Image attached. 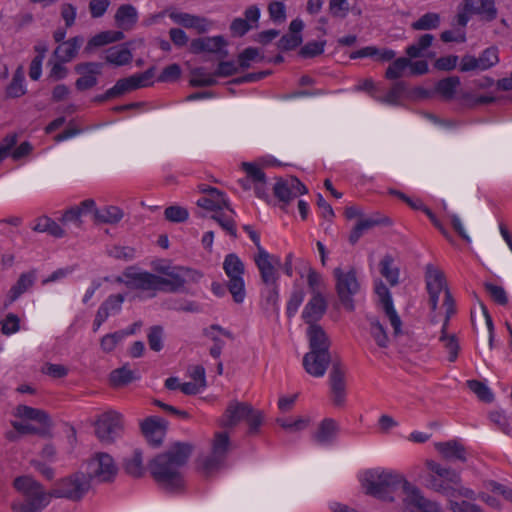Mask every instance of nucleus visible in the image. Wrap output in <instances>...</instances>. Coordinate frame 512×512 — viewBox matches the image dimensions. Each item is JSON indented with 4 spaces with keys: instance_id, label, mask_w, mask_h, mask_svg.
<instances>
[{
    "instance_id": "1",
    "label": "nucleus",
    "mask_w": 512,
    "mask_h": 512,
    "mask_svg": "<svg viewBox=\"0 0 512 512\" xmlns=\"http://www.w3.org/2000/svg\"><path fill=\"white\" fill-rule=\"evenodd\" d=\"M14 487L25 496L23 502L12 505L14 512H41L53 497L81 500L91 489V483L84 472L78 471L59 479L50 491L29 476L17 477Z\"/></svg>"
},
{
    "instance_id": "2",
    "label": "nucleus",
    "mask_w": 512,
    "mask_h": 512,
    "mask_svg": "<svg viewBox=\"0 0 512 512\" xmlns=\"http://www.w3.org/2000/svg\"><path fill=\"white\" fill-rule=\"evenodd\" d=\"M152 267L157 274L129 267L124 272V282L133 288L144 291H176L188 278L189 269L173 265L168 260L153 261Z\"/></svg>"
},
{
    "instance_id": "3",
    "label": "nucleus",
    "mask_w": 512,
    "mask_h": 512,
    "mask_svg": "<svg viewBox=\"0 0 512 512\" xmlns=\"http://www.w3.org/2000/svg\"><path fill=\"white\" fill-rule=\"evenodd\" d=\"M191 451L189 444L175 443L150 462L149 470L162 489L169 493H177L185 488L183 466Z\"/></svg>"
},
{
    "instance_id": "4",
    "label": "nucleus",
    "mask_w": 512,
    "mask_h": 512,
    "mask_svg": "<svg viewBox=\"0 0 512 512\" xmlns=\"http://www.w3.org/2000/svg\"><path fill=\"white\" fill-rule=\"evenodd\" d=\"M375 293L382 306L381 318L370 319L369 334L380 348H387L393 338L404 333L403 322L397 313L388 288L381 282L375 284Z\"/></svg>"
},
{
    "instance_id": "5",
    "label": "nucleus",
    "mask_w": 512,
    "mask_h": 512,
    "mask_svg": "<svg viewBox=\"0 0 512 512\" xmlns=\"http://www.w3.org/2000/svg\"><path fill=\"white\" fill-rule=\"evenodd\" d=\"M358 480L367 495L386 503H394L396 489H402L409 481L402 472L385 467L363 470L358 474Z\"/></svg>"
},
{
    "instance_id": "6",
    "label": "nucleus",
    "mask_w": 512,
    "mask_h": 512,
    "mask_svg": "<svg viewBox=\"0 0 512 512\" xmlns=\"http://www.w3.org/2000/svg\"><path fill=\"white\" fill-rule=\"evenodd\" d=\"M402 498L399 512H443L439 504L427 499L422 491L410 481L401 489ZM452 512H482V510L465 501H451Z\"/></svg>"
},
{
    "instance_id": "7",
    "label": "nucleus",
    "mask_w": 512,
    "mask_h": 512,
    "mask_svg": "<svg viewBox=\"0 0 512 512\" xmlns=\"http://www.w3.org/2000/svg\"><path fill=\"white\" fill-rule=\"evenodd\" d=\"M425 466L428 470L425 478L426 487L451 496L458 493L465 498L475 499L474 491L461 486L460 475L457 471L446 468L433 460H426Z\"/></svg>"
},
{
    "instance_id": "8",
    "label": "nucleus",
    "mask_w": 512,
    "mask_h": 512,
    "mask_svg": "<svg viewBox=\"0 0 512 512\" xmlns=\"http://www.w3.org/2000/svg\"><path fill=\"white\" fill-rule=\"evenodd\" d=\"M197 205L207 211L214 212L215 219L220 226L230 234L235 233L233 221L234 211L230 208L225 195L217 189H210L197 200Z\"/></svg>"
},
{
    "instance_id": "9",
    "label": "nucleus",
    "mask_w": 512,
    "mask_h": 512,
    "mask_svg": "<svg viewBox=\"0 0 512 512\" xmlns=\"http://www.w3.org/2000/svg\"><path fill=\"white\" fill-rule=\"evenodd\" d=\"M425 280L431 308L436 310L440 299H442L448 319L454 313V308L444 273L439 268L428 265L426 267Z\"/></svg>"
},
{
    "instance_id": "10",
    "label": "nucleus",
    "mask_w": 512,
    "mask_h": 512,
    "mask_svg": "<svg viewBox=\"0 0 512 512\" xmlns=\"http://www.w3.org/2000/svg\"><path fill=\"white\" fill-rule=\"evenodd\" d=\"M90 483H107L115 479L118 467L113 457L105 452L94 453L83 465Z\"/></svg>"
},
{
    "instance_id": "11",
    "label": "nucleus",
    "mask_w": 512,
    "mask_h": 512,
    "mask_svg": "<svg viewBox=\"0 0 512 512\" xmlns=\"http://www.w3.org/2000/svg\"><path fill=\"white\" fill-rule=\"evenodd\" d=\"M223 270L229 279L228 289L236 303H242L245 299V266L242 260L234 253L225 256Z\"/></svg>"
},
{
    "instance_id": "12",
    "label": "nucleus",
    "mask_w": 512,
    "mask_h": 512,
    "mask_svg": "<svg viewBox=\"0 0 512 512\" xmlns=\"http://www.w3.org/2000/svg\"><path fill=\"white\" fill-rule=\"evenodd\" d=\"M472 15L491 21L497 16L494 0H465L458 8L457 24L465 27Z\"/></svg>"
},
{
    "instance_id": "13",
    "label": "nucleus",
    "mask_w": 512,
    "mask_h": 512,
    "mask_svg": "<svg viewBox=\"0 0 512 512\" xmlns=\"http://www.w3.org/2000/svg\"><path fill=\"white\" fill-rule=\"evenodd\" d=\"M333 275L336 280V290L337 294L342 302V304L352 310L353 309V296L359 291L360 284L356 277V272L354 269L349 268L348 270H343L341 268H336L333 271Z\"/></svg>"
},
{
    "instance_id": "14",
    "label": "nucleus",
    "mask_w": 512,
    "mask_h": 512,
    "mask_svg": "<svg viewBox=\"0 0 512 512\" xmlns=\"http://www.w3.org/2000/svg\"><path fill=\"white\" fill-rule=\"evenodd\" d=\"M16 420L14 428L21 433H34L39 426L47 424L48 417L43 410L32 408L26 405H19L15 409Z\"/></svg>"
},
{
    "instance_id": "15",
    "label": "nucleus",
    "mask_w": 512,
    "mask_h": 512,
    "mask_svg": "<svg viewBox=\"0 0 512 512\" xmlns=\"http://www.w3.org/2000/svg\"><path fill=\"white\" fill-rule=\"evenodd\" d=\"M124 421L121 413L109 410L99 415L95 423L97 437L103 442H113L123 431Z\"/></svg>"
},
{
    "instance_id": "16",
    "label": "nucleus",
    "mask_w": 512,
    "mask_h": 512,
    "mask_svg": "<svg viewBox=\"0 0 512 512\" xmlns=\"http://www.w3.org/2000/svg\"><path fill=\"white\" fill-rule=\"evenodd\" d=\"M154 69H148L143 73L135 74L127 78L120 79L116 84L108 89L104 94V99H111L122 96L138 88L147 87L152 84Z\"/></svg>"
},
{
    "instance_id": "17",
    "label": "nucleus",
    "mask_w": 512,
    "mask_h": 512,
    "mask_svg": "<svg viewBox=\"0 0 512 512\" xmlns=\"http://www.w3.org/2000/svg\"><path fill=\"white\" fill-rule=\"evenodd\" d=\"M229 447L230 442L227 433H216L214 440L212 442V449L210 455L205 457L201 461L202 469L207 473H211L214 470L221 467L225 460Z\"/></svg>"
},
{
    "instance_id": "18",
    "label": "nucleus",
    "mask_w": 512,
    "mask_h": 512,
    "mask_svg": "<svg viewBox=\"0 0 512 512\" xmlns=\"http://www.w3.org/2000/svg\"><path fill=\"white\" fill-rule=\"evenodd\" d=\"M228 42L223 36L200 37L190 42L189 49L194 54H209L217 58L228 55Z\"/></svg>"
},
{
    "instance_id": "19",
    "label": "nucleus",
    "mask_w": 512,
    "mask_h": 512,
    "mask_svg": "<svg viewBox=\"0 0 512 512\" xmlns=\"http://www.w3.org/2000/svg\"><path fill=\"white\" fill-rule=\"evenodd\" d=\"M254 261L260 271L261 278L266 284L274 285L278 280V269L281 260L278 256L268 253L263 247L254 256Z\"/></svg>"
},
{
    "instance_id": "20",
    "label": "nucleus",
    "mask_w": 512,
    "mask_h": 512,
    "mask_svg": "<svg viewBox=\"0 0 512 512\" xmlns=\"http://www.w3.org/2000/svg\"><path fill=\"white\" fill-rule=\"evenodd\" d=\"M102 64L86 62L76 65L75 71L80 75L76 80V88L80 91L93 88L98 83V76L102 73Z\"/></svg>"
},
{
    "instance_id": "21",
    "label": "nucleus",
    "mask_w": 512,
    "mask_h": 512,
    "mask_svg": "<svg viewBox=\"0 0 512 512\" xmlns=\"http://www.w3.org/2000/svg\"><path fill=\"white\" fill-rule=\"evenodd\" d=\"M330 363V354L320 351L310 350L303 357V367L305 371L316 378L325 375L328 365Z\"/></svg>"
},
{
    "instance_id": "22",
    "label": "nucleus",
    "mask_w": 512,
    "mask_h": 512,
    "mask_svg": "<svg viewBox=\"0 0 512 512\" xmlns=\"http://www.w3.org/2000/svg\"><path fill=\"white\" fill-rule=\"evenodd\" d=\"M273 190L275 196L284 203H289L307 192L306 187L296 178L278 181Z\"/></svg>"
},
{
    "instance_id": "23",
    "label": "nucleus",
    "mask_w": 512,
    "mask_h": 512,
    "mask_svg": "<svg viewBox=\"0 0 512 512\" xmlns=\"http://www.w3.org/2000/svg\"><path fill=\"white\" fill-rule=\"evenodd\" d=\"M330 386L334 405L343 406L346 402V381L345 372L341 367H333L330 373Z\"/></svg>"
},
{
    "instance_id": "24",
    "label": "nucleus",
    "mask_w": 512,
    "mask_h": 512,
    "mask_svg": "<svg viewBox=\"0 0 512 512\" xmlns=\"http://www.w3.org/2000/svg\"><path fill=\"white\" fill-rule=\"evenodd\" d=\"M141 429L145 438L153 445H158L162 442L166 424L165 421L159 417H148L141 423Z\"/></svg>"
},
{
    "instance_id": "25",
    "label": "nucleus",
    "mask_w": 512,
    "mask_h": 512,
    "mask_svg": "<svg viewBox=\"0 0 512 512\" xmlns=\"http://www.w3.org/2000/svg\"><path fill=\"white\" fill-rule=\"evenodd\" d=\"M123 302L124 297L121 294L110 296L98 309L93 323V330L97 331L108 317L118 313Z\"/></svg>"
},
{
    "instance_id": "26",
    "label": "nucleus",
    "mask_w": 512,
    "mask_h": 512,
    "mask_svg": "<svg viewBox=\"0 0 512 512\" xmlns=\"http://www.w3.org/2000/svg\"><path fill=\"white\" fill-rule=\"evenodd\" d=\"M487 492L480 494V499L492 508H499L501 499L512 501V491L493 481L486 483Z\"/></svg>"
},
{
    "instance_id": "27",
    "label": "nucleus",
    "mask_w": 512,
    "mask_h": 512,
    "mask_svg": "<svg viewBox=\"0 0 512 512\" xmlns=\"http://www.w3.org/2000/svg\"><path fill=\"white\" fill-rule=\"evenodd\" d=\"M326 310V301L321 293H315L302 312V318L310 325L321 319Z\"/></svg>"
},
{
    "instance_id": "28",
    "label": "nucleus",
    "mask_w": 512,
    "mask_h": 512,
    "mask_svg": "<svg viewBox=\"0 0 512 512\" xmlns=\"http://www.w3.org/2000/svg\"><path fill=\"white\" fill-rule=\"evenodd\" d=\"M249 412V404L237 401L231 402L221 418V425L225 427L234 426L240 421L245 420L246 416L249 415Z\"/></svg>"
},
{
    "instance_id": "29",
    "label": "nucleus",
    "mask_w": 512,
    "mask_h": 512,
    "mask_svg": "<svg viewBox=\"0 0 512 512\" xmlns=\"http://www.w3.org/2000/svg\"><path fill=\"white\" fill-rule=\"evenodd\" d=\"M307 337L310 350L329 353L330 342L321 326L316 324L310 325L307 329Z\"/></svg>"
},
{
    "instance_id": "30",
    "label": "nucleus",
    "mask_w": 512,
    "mask_h": 512,
    "mask_svg": "<svg viewBox=\"0 0 512 512\" xmlns=\"http://www.w3.org/2000/svg\"><path fill=\"white\" fill-rule=\"evenodd\" d=\"M304 23L301 19H294L289 26V33L284 35L280 42L279 47L283 50H291L299 46L302 42L301 32Z\"/></svg>"
},
{
    "instance_id": "31",
    "label": "nucleus",
    "mask_w": 512,
    "mask_h": 512,
    "mask_svg": "<svg viewBox=\"0 0 512 512\" xmlns=\"http://www.w3.org/2000/svg\"><path fill=\"white\" fill-rule=\"evenodd\" d=\"M140 328L139 323H134L131 327L107 334L101 338L100 346L104 352L113 351L116 346L127 336L134 334Z\"/></svg>"
},
{
    "instance_id": "32",
    "label": "nucleus",
    "mask_w": 512,
    "mask_h": 512,
    "mask_svg": "<svg viewBox=\"0 0 512 512\" xmlns=\"http://www.w3.org/2000/svg\"><path fill=\"white\" fill-rule=\"evenodd\" d=\"M82 43L83 39L80 37H74L60 43L54 52L56 60L60 62L71 61L77 55Z\"/></svg>"
},
{
    "instance_id": "33",
    "label": "nucleus",
    "mask_w": 512,
    "mask_h": 512,
    "mask_svg": "<svg viewBox=\"0 0 512 512\" xmlns=\"http://www.w3.org/2000/svg\"><path fill=\"white\" fill-rule=\"evenodd\" d=\"M435 449L447 460H466L464 447L457 441L437 442Z\"/></svg>"
},
{
    "instance_id": "34",
    "label": "nucleus",
    "mask_w": 512,
    "mask_h": 512,
    "mask_svg": "<svg viewBox=\"0 0 512 512\" xmlns=\"http://www.w3.org/2000/svg\"><path fill=\"white\" fill-rule=\"evenodd\" d=\"M132 53L125 45H115L105 51V60L114 66H124L132 61Z\"/></svg>"
},
{
    "instance_id": "35",
    "label": "nucleus",
    "mask_w": 512,
    "mask_h": 512,
    "mask_svg": "<svg viewBox=\"0 0 512 512\" xmlns=\"http://www.w3.org/2000/svg\"><path fill=\"white\" fill-rule=\"evenodd\" d=\"M95 211H98L96 208V203L92 199H86L82 201L78 206H75L63 215V221L72 222L79 221L82 216L91 214L95 219Z\"/></svg>"
},
{
    "instance_id": "36",
    "label": "nucleus",
    "mask_w": 512,
    "mask_h": 512,
    "mask_svg": "<svg viewBox=\"0 0 512 512\" xmlns=\"http://www.w3.org/2000/svg\"><path fill=\"white\" fill-rule=\"evenodd\" d=\"M138 20V12L132 5H121L115 14V21L122 29L132 28Z\"/></svg>"
},
{
    "instance_id": "37",
    "label": "nucleus",
    "mask_w": 512,
    "mask_h": 512,
    "mask_svg": "<svg viewBox=\"0 0 512 512\" xmlns=\"http://www.w3.org/2000/svg\"><path fill=\"white\" fill-rule=\"evenodd\" d=\"M352 59L370 57L378 61H389L395 57V52L390 49H378L374 46H367L353 52Z\"/></svg>"
},
{
    "instance_id": "38",
    "label": "nucleus",
    "mask_w": 512,
    "mask_h": 512,
    "mask_svg": "<svg viewBox=\"0 0 512 512\" xmlns=\"http://www.w3.org/2000/svg\"><path fill=\"white\" fill-rule=\"evenodd\" d=\"M338 425L333 419H324L318 426L315 439L320 444H328L335 439Z\"/></svg>"
},
{
    "instance_id": "39",
    "label": "nucleus",
    "mask_w": 512,
    "mask_h": 512,
    "mask_svg": "<svg viewBox=\"0 0 512 512\" xmlns=\"http://www.w3.org/2000/svg\"><path fill=\"white\" fill-rule=\"evenodd\" d=\"M34 279L35 277L32 273L22 274L17 283L9 290L5 306L13 303L21 294L27 291L32 286Z\"/></svg>"
},
{
    "instance_id": "40",
    "label": "nucleus",
    "mask_w": 512,
    "mask_h": 512,
    "mask_svg": "<svg viewBox=\"0 0 512 512\" xmlns=\"http://www.w3.org/2000/svg\"><path fill=\"white\" fill-rule=\"evenodd\" d=\"M310 422L309 416L282 417L277 419V423L289 433L301 432L307 429Z\"/></svg>"
},
{
    "instance_id": "41",
    "label": "nucleus",
    "mask_w": 512,
    "mask_h": 512,
    "mask_svg": "<svg viewBox=\"0 0 512 512\" xmlns=\"http://www.w3.org/2000/svg\"><path fill=\"white\" fill-rule=\"evenodd\" d=\"M139 378V373L131 370L128 365H123L113 370L110 374V381L113 386H124Z\"/></svg>"
},
{
    "instance_id": "42",
    "label": "nucleus",
    "mask_w": 512,
    "mask_h": 512,
    "mask_svg": "<svg viewBox=\"0 0 512 512\" xmlns=\"http://www.w3.org/2000/svg\"><path fill=\"white\" fill-rule=\"evenodd\" d=\"M217 83L216 72H210L203 67L191 71L190 84L195 87L211 86Z\"/></svg>"
},
{
    "instance_id": "43",
    "label": "nucleus",
    "mask_w": 512,
    "mask_h": 512,
    "mask_svg": "<svg viewBox=\"0 0 512 512\" xmlns=\"http://www.w3.org/2000/svg\"><path fill=\"white\" fill-rule=\"evenodd\" d=\"M124 37L123 33L120 31H104L101 32L94 37H92L87 46L86 50L91 51L93 48L100 47L112 42H117L122 40Z\"/></svg>"
},
{
    "instance_id": "44",
    "label": "nucleus",
    "mask_w": 512,
    "mask_h": 512,
    "mask_svg": "<svg viewBox=\"0 0 512 512\" xmlns=\"http://www.w3.org/2000/svg\"><path fill=\"white\" fill-rule=\"evenodd\" d=\"M123 217V212L116 206H106L95 211V221L101 223L115 224Z\"/></svg>"
},
{
    "instance_id": "45",
    "label": "nucleus",
    "mask_w": 512,
    "mask_h": 512,
    "mask_svg": "<svg viewBox=\"0 0 512 512\" xmlns=\"http://www.w3.org/2000/svg\"><path fill=\"white\" fill-rule=\"evenodd\" d=\"M33 229L37 232L48 233L54 237H62L64 235L60 225L48 217L39 218Z\"/></svg>"
},
{
    "instance_id": "46",
    "label": "nucleus",
    "mask_w": 512,
    "mask_h": 512,
    "mask_svg": "<svg viewBox=\"0 0 512 512\" xmlns=\"http://www.w3.org/2000/svg\"><path fill=\"white\" fill-rule=\"evenodd\" d=\"M434 37L431 34L422 35L417 43L409 46L406 53L411 58H417L425 55V51L431 46Z\"/></svg>"
},
{
    "instance_id": "47",
    "label": "nucleus",
    "mask_w": 512,
    "mask_h": 512,
    "mask_svg": "<svg viewBox=\"0 0 512 512\" xmlns=\"http://www.w3.org/2000/svg\"><path fill=\"white\" fill-rule=\"evenodd\" d=\"M460 84L458 77H448L440 80L436 85V91L444 98H453Z\"/></svg>"
},
{
    "instance_id": "48",
    "label": "nucleus",
    "mask_w": 512,
    "mask_h": 512,
    "mask_svg": "<svg viewBox=\"0 0 512 512\" xmlns=\"http://www.w3.org/2000/svg\"><path fill=\"white\" fill-rule=\"evenodd\" d=\"M35 50L37 51V55L33 58L30 64L29 68V77L32 80H38L41 77L42 74V64L43 60L45 58L46 53V46L45 45H37L35 47Z\"/></svg>"
},
{
    "instance_id": "49",
    "label": "nucleus",
    "mask_w": 512,
    "mask_h": 512,
    "mask_svg": "<svg viewBox=\"0 0 512 512\" xmlns=\"http://www.w3.org/2000/svg\"><path fill=\"white\" fill-rule=\"evenodd\" d=\"M7 96L17 98L26 93V87L24 85V74L22 68H19L13 77L12 82L7 87Z\"/></svg>"
},
{
    "instance_id": "50",
    "label": "nucleus",
    "mask_w": 512,
    "mask_h": 512,
    "mask_svg": "<svg viewBox=\"0 0 512 512\" xmlns=\"http://www.w3.org/2000/svg\"><path fill=\"white\" fill-rule=\"evenodd\" d=\"M410 60L404 57L396 59L387 69L386 78L394 80L406 75Z\"/></svg>"
},
{
    "instance_id": "51",
    "label": "nucleus",
    "mask_w": 512,
    "mask_h": 512,
    "mask_svg": "<svg viewBox=\"0 0 512 512\" xmlns=\"http://www.w3.org/2000/svg\"><path fill=\"white\" fill-rule=\"evenodd\" d=\"M439 24V14L426 13L423 16H421L417 21L412 23V28L415 30H431L437 28Z\"/></svg>"
},
{
    "instance_id": "52",
    "label": "nucleus",
    "mask_w": 512,
    "mask_h": 512,
    "mask_svg": "<svg viewBox=\"0 0 512 512\" xmlns=\"http://www.w3.org/2000/svg\"><path fill=\"white\" fill-rule=\"evenodd\" d=\"M262 59V56L258 49L249 47L245 49L238 56V63L241 70L249 68L253 63L258 62Z\"/></svg>"
},
{
    "instance_id": "53",
    "label": "nucleus",
    "mask_w": 512,
    "mask_h": 512,
    "mask_svg": "<svg viewBox=\"0 0 512 512\" xmlns=\"http://www.w3.org/2000/svg\"><path fill=\"white\" fill-rule=\"evenodd\" d=\"M380 265L381 274L391 285H395L398 282L399 272L398 269L393 266L392 258L389 256L384 257Z\"/></svg>"
},
{
    "instance_id": "54",
    "label": "nucleus",
    "mask_w": 512,
    "mask_h": 512,
    "mask_svg": "<svg viewBox=\"0 0 512 512\" xmlns=\"http://www.w3.org/2000/svg\"><path fill=\"white\" fill-rule=\"evenodd\" d=\"M480 70H487L499 62L498 50L494 47L487 48L478 57Z\"/></svg>"
},
{
    "instance_id": "55",
    "label": "nucleus",
    "mask_w": 512,
    "mask_h": 512,
    "mask_svg": "<svg viewBox=\"0 0 512 512\" xmlns=\"http://www.w3.org/2000/svg\"><path fill=\"white\" fill-rule=\"evenodd\" d=\"M125 468L128 473L134 476H140L143 473V457L140 451H134L131 457L126 460Z\"/></svg>"
},
{
    "instance_id": "56",
    "label": "nucleus",
    "mask_w": 512,
    "mask_h": 512,
    "mask_svg": "<svg viewBox=\"0 0 512 512\" xmlns=\"http://www.w3.org/2000/svg\"><path fill=\"white\" fill-rule=\"evenodd\" d=\"M304 297H305V293H304L303 289H301V288L294 289V291L291 293V296L287 302V307H286V313L289 317H293L296 315L299 307L303 303Z\"/></svg>"
},
{
    "instance_id": "57",
    "label": "nucleus",
    "mask_w": 512,
    "mask_h": 512,
    "mask_svg": "<svg viewBox=\"0 0 512 512\" xmlns=\"http://www.w3.org/2000/svg\"><path fill=\"white\" fill-rule=\"evenodd\" d=\"M467 385L469 389L477 395V397L482 400L489 402L492 400L493 395L490 391V389L485 385L484 383L477 381V380H470L467 381Z\"/></svg>"
},
{
    "instance_id": "58",
    "label": "nucleus",
    "mask_w": 512,
    "mask_h": 512,
    "mask_svg": "<svg viewBox=\"0 0 512 512\" xmlns=\"http://www.w3.org/2000/svg\"><path fill=\"white\" fill-rule=\"evenodd\" d=\"M165 217L171 222H184L188 219L189 213L186 208L178 205H172L165 209Z\"/></svg>"
},
{
    "instance_id": "59",
    "label": "nucleus",
    "mask_w": 512,
    "mask_h": 512,
    "mask_svg": "<svg viewBox=\"0 0 512 512\" xmlns=\"http://www.w3.org/2000/svg\"><path fill=\"white\" fill-rule=\"evenodd\" d=\"M375 224L376 222L374 220L368 218L358 220L349 235V241L352 244L356 243L363 235V233Z\"/></svg>"
},
{
    "instance_id": "60",
    "label": "nucleus",
    "mask_w": 512,
    "mask_h": 512,
    "mask_svg": "<svg viewBox=\"0 0 512 512\" xmlns=\"http://www.w3.org/2000/svg\"><path fill=\"white\" fill-rule=\"evenodd\" d=\"M398 197H400L403 201H405L411 208L415 209V210H423L427 216L431 219V221L439 228H441L440 224L438 223V221L436 220L434 214L429 210L427 209L424 204L422 203V201L420 199H413V198H410L406 195H404L403 193L401 192H396L395 193Z\"/></svg>"
},
{
    "instance_id": "61",
    "label": "nucleus",
    "mask_w": 512,
    "mask_h": 512,
    "mask_svg": "<svg viewBox=\"0 0 512 512\" xmlns=\"http://www.w3.org/2000/svg\"><path fill=\"white\" fill-rule=\"evenodd\" d=\"M325 45L326 42L323 40L310 41L301 48L300 54L305 58L318 56L323 53Z\"/></svg>"
},
{
    "instance_id": "62",
    "label": "nucleus",
    "mask_w": 512,
    "mask_h": 512,
    "mask_svg": "<svg viewBox=\"0 0 512 512\" xmlns=\"http://www.w3.org/2000/svg\"><path fill=\"white\" fill-rule=\"evenodd\" d=\"M329 12L333 17L345 18L349 12L348 0H330Z\"/></svg>"
},
{
    "instance_id": "63",
    "label": "nucleus",
    "mask_w": 512,
    "mask_h": 512,
    "mask_svg": "<svg viewBox=\"0 0 512 512\" xmlns=\"http://www.w3.org/2000/svg\"><path fill=\"white\" fill-rule=\"evenodd\" d=\"M242 166L244 171L247 173V176L253 183H258L261 186L264 185V173L256 164L243 163Z\"/></svg>"
},
{
    "instance_id": "64",
    "label": "nucleus",
    "mask_w": 512,
    "mask_h": 512,
    "mask_svg": "<svg viewBox=\"0 0 512 512\" xmlns=\"http://www.w3.org/2000/svg\"><path fill=\"white\" fill-rule=\"evenodd\" d=\"M20 329V320L15 314H8L2 322V333L5 335H12Z\"/></svg>"
}]
</instances>
